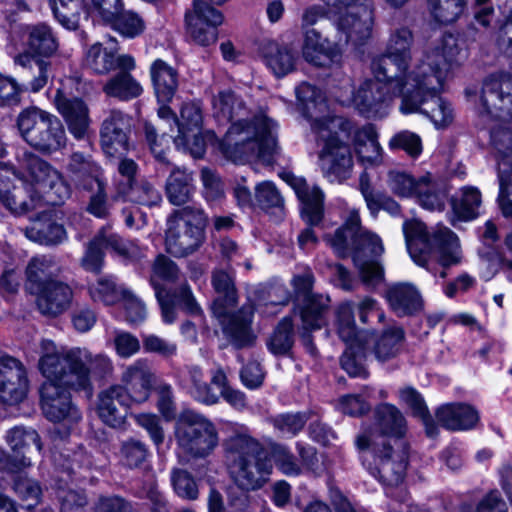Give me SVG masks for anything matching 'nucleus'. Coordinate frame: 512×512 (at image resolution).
I'll return each instance as SVG.
<instances>
[{"label": "nucleus", "mask_w": 512, "mask_h": 512, "mask_svg": "<svg viewBox=\"0 0 512 512\" xmlns=\"http://www.w3.org/2000/svg\"><path fill=\"white\" fill-rule=\"evenodd\" d=\"M436 418L448 430L463 431L473 428L479 420V415L470 405L454 403L438 408Z\"/></svg>", "instance_id": "nucleus-41"}, {"label": "nucleus", "mask_w": 512, "mask_h": 512, "mask_svg": "<svg viewBox=\"0 0 512 512\" xmlns=\"http://www.w3.org/2000/svg\"><path fill=\"white\" fill-rule=\"evenodd\" d=\"M370 69L373 78L365 79L357 88L346 78L335 91V97L342 105L353 106L365 118L383 119L389 115L394 99L399 98L403 103L409 84L393 76L380 60H372Z\"/></svg>", "instance_id": "nucleus-6"}, {"label": "nucleus", "mask_w": 512, "mask_h": 512, "mask_svg": "<svg viewBox=\"0 0 512 512\" xmlns=\"http://www.w3.org/2000/svg\"><path fill=\"white\" fill-rule=\"evenodd\" d=\"M125 155L118 157L120 159L117 167V174L114 176L113 185L115 194L114 200L125 199L135 183V177L138 170L137 163Z\"/></svg>", "instance_id": "nucleus-50"}, {"label": "nucleus", "mask_w": 512, "mask_h": 512, "mask_svg": "<svg viewBox=\"0 0 512 512\" xmlns=\"http://www.w3.org/2000/svg\"><path fill=\"white\" fill-rule=\"evenodd\" d=\"M360 186L366 205L372 214H376L381 209L392 216L400 214V205L390 197L375 194L370 186L364 181V177L361 178Z\"/></svg>", "instance_id": "nucleus-56"}, {"label": "nucleus", "mask_w": 512, "mask_h": 512, "mask_svg": "<svg viewBox=\"0 0 512 512\" xmlns=\"http://www.w3.org/2000/svg\"><path fill=\"white\" fill-rule=\"evenodd\" d=\"M388 147L391 150H403L413 159L418 158L423 151L421 137L409 130H402L393 135L389 140Z\"/></svg>", "instance_id": "nucleus-58"}, {"label": "nucleus", "mask_w": 512, "mask_h": 512, "mask_svg": "<svg viewBox=\"0 0 512 512\" xmlns=\"http://www.w3.org/2000/svg\"><path fill=\"white\" fill-rule=\"evenodd\" d=\"M55 262L51 256L40 255L32 258L27 266L26 275L33 292L39 290L49 282L53 273Z\"/></svg>", "instance_id": "nucleus-51"}, {"label": "nucleus", "mask_w": 512, "mask_h": 512, "mask_svg": "<svg viewBox=\"0 0 512 512\" xmlns=\"http://www.w3.org/2000/svg\"><path fill=\"white\" fill-rule=\"evenodd\" d=\"M442 66L422 75L416 82H409V87L399 106V111L404 114L419 113L439 128H445L452 123L453 109L440 94L443 91L446 80L467 59L465 50L459 47L456 37H447L443 41Z\"/></svg>", "instance_id": "nucleus-5"}, {"label": "nucleus", "mask_w": 512, "mask_h": 512, "mask_svg": "<svg viewBox=\"0 0 512 512\" xmlns=\"http://www.w3.org/2000/svg\"><path fill=\"white\" fill-rule=\"evenodd\" d=\"M403 232L407 250L417 265L429 269V264L433 262L443 267L460 263L459 240L450 229L438 226L430 233L423 222L410 220L404 222Z\"/></svg>", "instance_id": "nucleus-11"}, {"label": "nucleus", "mask_w": 512, "mask_h": 512, "mask_svg": "<svg viewBox=\"0 0 512 512\" xmlns=\"http://www.w3.org/2000/svg\"><path fill=\"white\" fill-rule=\"evenodd\" d=\"M103 248L111 249L125 261H136L144 256V250L134 241L123 240L110 227L102 228L89 243L81 260L82 267L90 272H99L103 267Z\"/></svg>", "instance_id": "nucleus-22"}, {"label": "nucleus", "mask_w": 512, "mask_h": 512, "mask_svg": "<svg viewBox=\"0 0 512 512\" xmlns=\"http://www.w3.org/2000/svg\"><path fill=\"white\" fill-rule=\"evenodd\" d=\"M205 222L206 218L200 209L185 207L175 212L168 220L167 251L176 257L194 252L202 243Z\"/></svg>", "instance_id": "nucleus-17"}, {"label": "nucleus", "mask_w": 512, "mask_h": 512, "mask_svg": "<svg viewBox=\"0 0 512 512\" xmlns=\"http://www.w3.org/2000/svg\"><path fill=\"white\" fill-rule=\"evenodd\" d=\"M214 117L219 122H231L220 143L223 155L235 162L258 159L266 164L274 161L277 144L275 123L264 114L249 120V110L234 91H220L212 101Z\"/></svg>", "instance_id": "nucleus-2"}, {"label": "nucleus", "mask_w": 512, "mask_h": 512, "mask_svg": "<svg viewBox=\"0 0 512 512\" xmlns=\"http://www.w3.org/2000/svg\"><path fill=\"white\" fill-rule=\"evenodd\" d=\"M25 235L31 241L39 244L52 245L62 242L66 232L60 224L50 220H39L26 229Z\"/></svg>", "instance_id": "nucleus-49"}, {"label": "nucleus", "mask_w": 512, "mask_h": 512, "mask_svg": "<svg viewBox=\"0 0 512 512\" xmlns=\"http://www.w3.org/2000/svg\"><path fill=\"white\" fill-rule=\"evenodd\" d=\"M70 352L71 348L59 349L53 341H41L38 368L46 379L44 383H53L57 386L69 387L73 391H80L74 378L77 369L68 358Z\"/></svg>", "instance_id": "nucleus-25"}, {"label": "nucleus", "mask_w": 512, "mask_h": 512, "mask_svg": "<svg viewBox=\"0 0 512 512\" xmlns=\"http://www.w3.org/2000/svg\"><path fill=\"white\" fill-rule=\"evenodd\" d=\"M108 24H111L118 33L127 38H135L145 30L143 18L131 10H122L113 21H109Z\"/></svg>", "instance_id": "nucleus-55"}, {"label": "nucleus", "mask_w": 512, "mask_h": 512, "mask_svg": "<svg viewBox=\"0 0 512 512\" xmlns=\"http://www.w3.org/2000/svg\"><path fill=\"white\" fill-rule=\"evenodd\" d=\"M399 397L416 415L424 419L427 434L430 437H434L437 429L430 419H426L427 410L420 394L413 388H405L399 392Z\"/></svg>", "instance_id": "nucleus-63"}, {"label": "nucleus", "mask_w": 512, "mask_h": 512, "mask_svg": "<svg viewBox=\"0 0 512 512\" xmlns=\"http://www.w3.org/2000/svg\"><path fill=\"white\" fill-rule=\"evenodd\" d=\"M67 173L74 184L85 190H93L100 186L103 178L101 167L89 155L75 152L70 156L66 167Z\"/></svg>", "instance_id": "nucleus-39"}, {"label": "nucleus", "mask_w": 512, "mask_h": 512, "mask_svg": "<svg viewBox=\"0 0 512 512\" xmlns=\"http://www.w3.org/2000/svg\"><path fill=\"white\" fill-rule=\"evenodd\" d=\"M353 142L358 160L365 168L377 166L383 162V149L378 142V134L372 124H366L357 129Z\"/></svg>", "instance_id": "nucleus-40"}, {"label": "nucleus", "mask_w": 512, "mask_h": 512, "mask_svg": "<svg viewBox=\"0 0 512 512\" xmlns=\"http://www.w3.org/2000/svg\"><path fill=\"white\" fill-rule=\"evenodd\" d=\"M467 0H428L432 17L439 23L455 22L464 12Z\"/></svg>", "instance_id": "nucleus-53"}, {"label": "nucleus", "mask_w": 512, "mask_h": 512, "mask_svg": "<svg viewBox=\"0 0 512 512\" xmlns=\"http://www.w3.org/2000/svg\"><path fill=\"white\" fill-rule=\"evenodd\" d=\"M4 439L14 456L0 451V485L5 481L6 473L16 474L32 465L31 459L24 455L30 445H35L39 453L43 449L40 435L31 427L15 426L6 431Z\"/></svg>", "instance_id": "nucleus-23"}, {"label": "nucleus", "mask_w": 512, "mask_h": 512, "mask_svg": "<svg viewBox=\"0 0 512 512\" xmlns=\"http://www.w3.org/2000/svg\"><path fill=\"white\" fill-rule=\"evenodd\" d=\"M34 293L39 311L43 315L52 317L66 311L73 298L70 286L60 281H49Z\"/></svg>", "instance_id": "nucleus-37"}, {"label": "nucleus", "mask_w": 512, "mask_h": 512, "mask_svg": "<svg viewBox=\"0 0 512 512\" xmlns=\"http://www.w3.org/2000/svg\"><path fill=\"white\" fill-rule=\"evenodd\" d=\"M17 127L22 138L34 149L51 154L62 150L67 135L60 119L45 110L31 107L17 117Z\"/></svg>", "instance_id": "nucleus-13"}, {"label": "nucleus", "mask_w": 512, "mask_h": 512, "mask_svg": "<svg viewBox=\"0 0 512 512\" xmlns=\"http://www.w3.org/2000/svg\"><path fill=\"white\" fill-rule=\"evenodd\" d=\"M21 177L0 163V202L12 213L21 214L40 206L59 205L70 196V187L59 171L31 152L19 157Z\"/></svg>", "instance_id": "nucleus-4"}, {"label": "nucleus", "mask_w": 512, "mask_h": 512, "mask_svg": "<svg viewBox=\"0 0 512 512\" xmlns=\"http://www.w3.org/2000/svg\"><path fill=\"white\" fill-rule=\"evenodd\" d=\"M57 21L66 29L75 30L79 25L82 0H50Z\"/></svg>", "instance_id": "nucleus-52"}, {"label": "nucleus", "mask_w": 512, "mask_h": 512, "mask_svg": "<svg viewBox=\"0 0 512 512\" xmlns=\"http://www.w3.org/2000/svg\"><path fill=\"white\" fill-rule=\"evenodd\" d=\"M193 192L192 176L183 169H174L166 183V193L169 201L174 205L186 203Z\"/></svg>", "instance_id": "nucleus-48"}, {"label": "nucleus", "mask_w": 512, "mask_h": 512, "mask_svg": "<svg viewBox=\"0 0 512 512\" xmlns=\"http://www.w3.org/2000/svg\"><path fill=\"white\" fill-rule=\"evenodd\" d=\"M80 84L77 77H67L61 80L53 100L68 131L77 140L87 136L91 125L88 105L83 99L74 96V92L80 91Z\"/></svg>", "instance_id": "nucleus-20"}, {"label": "nucleus", "mask_w": 512, "mask_h": 512, "mask_svg": "<svg viewBox=\"0 0 512 512\" xmlns=\"http://www.w3.org/2000/svg\"><path fill=\"white\" fill-rule=\"evenodd\" d=\"M69 387L57 386L53 383H43L41 393V406L45 417L62 424L70 430L82 418L78 407L72 402Z\"/></svg>", "instance_id": "nucleus-26"}, {"label": "nucleus", "mask_w": 512, "mask_h": 512, "mask_svg": "<svg viewBox=\"0 0 512 512\" xmlns=\"http://www.w3.org/2000/svg\"><path fill=\"white\" fill-rule=\"evenodd\" d=\"M386 299L397 316H408L422 307V299L417 288L410 283H398L390 286Z\"/></svg>", "instance_id": "nucleus-43"}, {"label": "nucleus", "mask_w": 512, "mask_h": 512, "mask_svg": "<svg viewBox=\"0 0 512 512\" xmlns=\"http://www.w3.org/2000/svg\"><path fill=\"white\" fill-rule=\"evenodd\" d=\"M301 462L299 463L287 447L275 444L271 447L270 456L277 469L286 476H298L305 470L315 474L320 473L317 465L318 458L316 451L311 446L297 444Z\"/></svg>", "instance_id": "nucleus-34"}, {"label": "nucleus", "mask_w": 512, "mask_h": 512, "mask_svg": "<svg viewBox=\"0 0 512 512\" xmlns=\"http://www.w3.org/2000/svg\"><path fill=\"white\" fill-rule=\"evenodd\" d=\"M155 380V374L149 361L143 358L126 366L121 375L122 386L135 404H141L148 400Z\"/></svg>", "instance_id": "nucleus-36"}, {"label": "nucleus", "mask_w": 512, "mask_h": 512, "mask_svg": "<svg viewBox=\"0 0 512 512\" xmlns=\"http://www.w3.org/2000/svg\"><path fill=\"white\" fill-rule=\"evenodd\" d=\"M19 38L21 45L39 56H50L58 48L57 40L49 26L39 24L15 29L12 32V41Z\"/></svg>", "instance_id": "nucleus-38"}, {"label": "nucleus", "mask_w": 512, "mask_h": 512, "mask_svg": "<svg viewBox=\"0 0 512 512\" xmlns=\"http://www.w3.org/2000/svg\"><path fill=\"white\" fill-rule=\"evenodd\" d=\"M86 6L90 16L108 23L122 11L124 4L122 0H89Z\"/></svg>", "instance_id": "nucleus-62"}, {"label": "nucleus", "mask_w": 512, "mask_h": 512, "mask_svg": "<svg viewBox=\"0 0 512 512\" xmlns=\"http://www.w3.org/2000/svg\"><path fill=\"white\" fill-rule=\"evenodd\" d=\"M509 73H495L487 77L480 95L466 90L468 100L484 122L500 121L492 127L491 144L498 165V202L506 217L512 216V66ZM512 250V233L506 238Z\"/></svg>", "instance_id": "nucleus-1"}, {"label": "nucleus", "mask_w": 512, "mask_h": 512, "mask_svg": "<svg viewBox=\"0 0 512 512\" xmlns=\"http://www.w3.org/2000/svg\"><path fill=\"white\" fill-rule=\"evenodd\" d=\"M133 403L127 390L121 384H114L98 394L96 412L105 425L119 429L124 426Z\"/></svg>", "instance_id": "nucleus-32"}, {"label": "nucleus", "mask_w": 512, "mask_h": 512, "mask_svg": "<svg viewBox=\"0 0 512 512\" xmlns=\"http://www.w3.org/2000/svg\"><path fill=\"white\" fill-rule=\"evenodd\" d=\"M228 471L235 484L242 491L261 488L272 471L271 461L257 441L247 435L231 437L225 444ZM230 503L241 506L246 502V495L234 499L229 492Z\"/></svg>", "instance_id": "nucleus-10"}, {"label": "nucleus", "mask_w": 512, "mask_h": 512, "mask_svg": "<svg viewBox=\"0 0 512 512\" xmlns=\"http://www.w3.org/2000/svg\"><path fill=\"white\" fill-rule=\"evenodd\" d=\"M347 19V29H339L337 24L333 21L337 31L338 40L331 41L330 39L323 37L320 32L315 28H308L303 34L302 44V56L303 58L315 65V66H330L333 64H339L342 59L343 46L351 43L355 46L363 44L367 41L371 35L363 40L353 41L352 39H346V34L357 29L355 22L358 20L357 12L354 11V16L351 13H345Z\"/></svg>", "instance_id": "nucleus-16"}, {"label": "nucleus", "mask_w": 512, "mask_h": 512, "mask_svg": "<svg viewBox=\"0 0 512 512\" xmlns=\"http://www.w3.org/2000/svg\"><path fill=\"white\" fill-rule=\"evenodd\" d=\"M68 464H59L61 468L59 476V499L61 501V512H84V506L87 503L86 496L78 491L69 489L64 491L62 483L67 484L68 480L73 478L76 470H79L80 478H85L83 472L87 471L91 465V457L82 449L74 452L72 459L67 460Z\"/></svg>", "instance_id": "nucleus-30"}, {"label": "nucleus", "mask_w": 512, "mask_h": 512, "mask_svg": "<svg viewBox=\"0 0 512 512\" xmlns=\"http://www.w3.org/2000/svg\"><path fill=\"white\" fill-rule=\"evenodd\" d=\"M27 379L26 370L22 363L10 356L0 357V393L4 398L11 399V395L3 390L6 382L20 385L19 381Z\"/></svg>", "instance_id": "nucleus-57"}, {"label": "nucleus", "mask_w": 512, "mask_h": 512, "mask_svg": "<svg viewBox=\"0 0 512 512\" xmlns=\"http://www.w3.org/2000/svg\"><path fill=\"white\" fill-rule=\"evenodd\" d=\"M397 450L388 444L372 445L369 449L359 450L362 463L367 471L376 478L390 498V512H427L409 502V495L403 486L407 467L408 452L401 441L395 440Z\"/></svg>", "instance_id": "nucleus-8"}, {"label": "nucleus", "mask_w": 512, "mask_h": 512, "mask_svg": "<svg viewBox=\"0 0 512 512\" xmlns=\"http://www.w3.org/2000/svg\"><path fill=\"white\" fill-rule=\"evenodd\" d=\"M212 284L219 294V297L212 306L213 313L221 319L225 335L236 348L252 345L256 338L250 327L253 309L251 307H244L238 313L228 315L229 308L233 307L237 301L231 275L222 270L215 271Z\"/></svg>", "instance_id": "nucleus-12"}, {"label": "nucleus", "mask_w": 512, "mask_h": 512, "mask_svg": "<svg viewBox=\"0 0 512 512\" xmlns=\"http://www.w3.org/2000/svg\"><path fill=\"white\" fill-rule=\"evenodd\" d=\"M406 432V421L400 410L389 403H382L374 410V422L364 425L356 437L358 450L369 449L372 445L388 444V438H400Z\"/></svg>", "instance_id": "nucleus-21"}, {"label": "nucleus", "mask_w": 512, "mask_h": 512, "mask_svg": "<svg viewBox=\"0 0 512 512\" xmlns=\"http://www.w3.org/2000/svg\"><path fill=\"white\" fill-rule=\"evenodd\" d=\"M302 114L310 120L316 136L318 165L330 182L348 179L353 168V158L347 143L351 133V123L329 112L321 90L303 82L295 89Z\"/></svg>", "instance_id": "nucleus-3"}, {"label": "nucleus", "mask_w": 512, "mask_h": 512, "mask_svg": "<svg viewBox=\"0 0 512 512\" xmlns=\"http://www.w3.org/2000/svg\"><path fill=\"white\" fill-rule=\"evenodd\" d=\"M131 118L119 110H111L100 129V142L108 157H121L129 152L128 134Z\"/></svg>", "instance_id": "nucleus-31"}, {"label": "nucleus", "mask_w": 512, "mask_h": 512, "mask_svg": "<svg viewBox=\"0 0 512 512\" xmlns=\"http://www.w3.org/2000/svg\"><path fill=\"white\" fill-rule=\"evenodd\" d=\"M331 6L330 17L337 24L339 29H347L345 13L357 12L358 20L355 22L357 29L346 34V39L353 41L363 40L372 34L374 24L372 0H322Z\"/></svg>", "instance_id": "nucleus-27"}, {"label": "nucleus", "mask_w": 512, "mask_h": 512, "mask_svg": "<svg viewBox=\"0 0 512 512\" xmlns=\"http://www.w3.org/2000/svg\"><path fill=\"white\" fill-rule=\"evenodd\" d=\"M86 63L96 73L105 74L114 69L115 54L103 48L100 43H95L86 54Z\"/></svg>", "instance_id": "nucleus-59"}, {"label": "nucleus", "mask_w": 512, "mask_h": 512, "mask_svg": "<svg viewBox=\"0 0 512 512\" xmlns=\"http://www.w3.org/2000/svg\"><path fill=\"white\" fill-rule=\"evenodd\" d=\"M336 325L339 337L347 345L341 357L342 368L352 377H367L368 372L364 366L367 351L366 337L363 334H358L351 303L346 302L339 306Z\"/></svg>", "instance_id": "nucleus-19"}, {"label": "nucleus", "mask_w": 512, "mask_h": 512, "mask_svg": "<svg viewBox=\"0 0 512 512\" xmlns=\"http://www.w3.org/2000/svg\"><path fill=\"white\" fill-rule=\"evenodd\" d=\"M103 91L109 97L128 101L140 96L143 88L130 73L119 72L104 84Z\"/></svg>", "instance_id": "nucleus-47"}, {"label": "nucleus", "mask_w": 512, "mask_h": 512, "mask_svg": "<svg viewBox=\"0 0 512 512\" xmlns=\"http://www.w3.org/2000/svg\"><path fill=\"white\" fill-rule=\"evenodd\" d=\"M68 358L77 369L74 378L78 389L88 396L92 393L91 376L103 378L113 371V362L110 357L103 353L93 354L87 348H71Z\"/></svg>", "instance_id": "nucleus-29"}, {"label": "nucleus", "mask_w": 512, "mask_h": 512, "mask_svg": "<svg viewBox=\"0 0 512 512\" xmlns=\"http://www.w3.org/2000/svg\"><path fill=\"white\" fill-rule=\"evenodd\" d=\"M254 197L262 209L283 207V197L272 181L258 183L255 186Z\"/></svg>", "instance_id": "nucleus-61"}, {"label": "nucleus", "mask_w": 512, "mask_h": 512, "mask_svg": "<svg viewBox=\"0 0 512 512\" xmlns=\"http://www.w3.org/2000/svg\"><path fill=\"white\" fill-rule=\"evenodd\" d=\"M178 277V268L176 265L166 256L159 255L153 265V271L151 275L150 282L157 293L158 289H164L159 280L172 282L175 281Z\"/></svg>", "instance_id": "nucleus-64"}, {"label": "nucleus", "mask_w": 512, "mask_h": 512, "mask_svg": "<svg viewBox=\"0 0 512 512\" xmlns=\"http://www.w3.org/2000/svg\"><path fill=\"white\" fill-rule=\"evenodd\" d=\"M482 199L478 188L463 187L451 201L454 216L458 220L470 221L479 215Z\"/></svg>", "instance_id": "nucleus-45"}, {"label": "nucleus", "mask_w": 512, "mask_h": 512, "mask_svg": "<svg viewBox=\"0 0 512 512\" xmlns=\"http://www.w3.org/2000/svg\"><path fill=\"white\" fill-rule=\"evenodd\" d=\"M259 57L265 67L276 77L283 78L296 69L298 52L292 44L264 40L259 44Z\"/></svg>", "instance_id": "nucleus-33"}, {"label": "nucleus", "mask_w": 512, "mask_h": 512, "mask_svg": "<svg viewBox=\"0 0 512 512\" xmlns=\"http://www.w3.org/2000/svg\"><path fill=\"white\" fill-rule=\"evenodd\" d=\"M366 337V349L372 344L377 360L384 362L395 357L404 339V332L400 327L386 329L378 336H369L366 332H358Z\"/></svg>", "instance_id": "nucleus-44"}, {"label": "nucleus", "mask_w": 512, "mask_h": 512, "mask_svg": "<svg viewBox=\"0 0 512 512\" xmlns=\"http://www.w3.org/2000/svg\"><path fill=\"white\" fill-rule=\"evenodd\" d=\"M293 323L290 318H284L268 342L269 350L274 354L287 353L293 343L292 338Z\"/></svg>", "instance_id": "nucleus-60"}, {"label": "nucleus", "mask_w": 512, "mask_h": 512, "mask_svg": "<svg viewBox=\"0 0 512 512\" xmlns=\"http://www.w3.org/2000/svg\"><path fill=\"white\" fill-rule=\"evenodd\" d=\"M325 239L338 256L353 254V261L367 285L376 286L383 281V267L373 259L384 252L382 240L378 235L361 226L357 209H349L344 224L335 231L333 236H326Z\"/></svg>", "instance_id": "nucleus-7"}, {"label": "nucleus", "mask_w": 512, "mask_h": 512, "mask_svg": "<svg viewBox=\"0 0 512 512\" xmlns=\"http://www.w3.org/2000/svg\"><path fill=\"white\" fill-rule=\"evenodd\" d=\"M90 298L94 302H100L104 305H113L121 300L123 292L126 291L124 285H119L111 275L99 276L95 281H91L87 286Z\"/></svg>", "instance_id": "nucleus-46"}, {"label": "nucleus", "mask_w": 512, "mask_h": 512, "mask_svg": "<svg viewBox=\"0 0 512 512\" xmlns=\"http://www.w3.org/2000/svg\"><path fill=\"white\" fill-rule=\"evenodd\" d=\"M282 179L294 190L301 202L303 219L314 226L320 223L323 216L324 195L318 186H308L305 179L291 172H283Z\"/></svg>", "instance_id": "nucleus-35"}, {"label": "nucleus", "mask_w": 512, "mask_h": 512, "mask_svg": "<svg viewBox=\"0 0 512 512\" xmlns=\"http://www.w3.org/2000/svg\"><path fill=\"white\" fill-rule=\"evenodd\" d=\"M190 395L197 401L212 405L218 402L219 396L205 381L202 370L197 366H192L188 370Z\"/></svg>", "instance_id": "nucleus-54"}, {"label": "nucleus", "mask_w": 512, "mask_h": 512, "mask_svg": "<svg viewBox=\"0 0 512 512\" xmlns=\"http://www.w3.org/2000/svg\"><path fill=\"white\" fill-rule=\"evenodd\" d=\"M185 33L196 45L208 47L218 39L217 28L223 23V14L203 0H194L191 9L185 12Z\"/></svg>", "instance_id": "nucleus-24"}, {"label": "nucleus", "mask_w": 512, "mask_h": 512, "mask_svg": "<svg viewBox=\"0 0 512 512\" xmlns=\"http://www.w3.org/2000/svg\"><path fill=\"white\" fill-rule=\"evenodd\" d=\"M157 114L165 121L171 131L177 130L173 141L178 150L190 153L194 158H200L205 153V139L202 133L203 115L201 107L196 102H185L180 109V118L166 104H162Z\"/></svg>", "instance_id": "nucleus-15"}, {"label": "nucleus", "mask_w": 512, "mask_h": 512, "mask_svg": "<svg viewBox=\"0 0 512 512\" xmlns=\"http://www.w3.org/2000/svg\"><path fill=\"white\" fill-rule=\"evenodd\" d=\"M454 35H444L439 41L429 46L422 57L412 61L414 35L405 25H396L390 29L384 52L372 60H380L384 67H389L391 74L403 82H416V79L442 66L443 41Z\"/></svg>", "instance_id": "nucleus-9"}, {"label": "nucleus", "mask_w": 512, "mask_h": 512, "mask_svg": "<svg viewBox=\"0 0 512 512\" xmlns=\"http://www.w3.org/2000/svg\"><path fill=\"white\" fill-rule=\"evenodd\" d=\"M176 439L181 451L192 458H205L218 445V433L214 424L190 410L180 415Z\"/></svg>", "instance_id": "nucleus-18"}, {"label": "nucleus", "mask_w": 512, "mask_h": 512, "mask_svg": "<svg viewBox=\"0 0 512 512\" xmlns=\"http://www.w3.org/2000/svg\"><path fill=\"white\" fill-rule=\"evenodd\" d=\"M386 183L394 195L415 199L426 210L442 211L445 207L446 187L431 173L415 177L407 171L393 169L388 172Z\"/></svg>", "instance_id": "nucleus-14"}, {"label": "nucleus", "mask_w": 512, "mask_h": 512, "mask_svg": "<svg viewBox=\"0 0 512 512\" xmlns=\"http://www.w3.org/2000/svg\"><path fill=\"white\" fill-rule=\"evenodd\" d=\"M150 77L158 102L169 103L178 88V72L162 59H156L150 66Z\"/></svg>", "instance_id": "nucleus-42"}, {"label": "nucleus", "mask_w": 512, "mask_h": 512, "mask_svg": "<svg viewBox=\"0 0 512 512\" xmlns=\"http://www.w3.org/2000/svg\"><path fill=\"white\" fill-rule=\"evenodd\" d=\"M298 301L302 302L300 311L303 328L307 331L320 329L325 323L324 310L329 302L328 297L311 293L313 275L310 270H305L300 275H295L292 280Z\"/></svg>", "instance_id": "nucleus-28"}]
</instances>
